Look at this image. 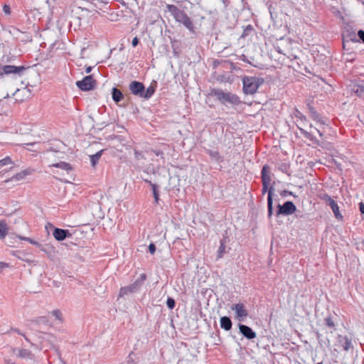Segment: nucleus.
<instances>
[{"label": "nucleus", "mask_w": 364, "mask_h": 364, "mask_svg": "<svg viewBox=\"0 0 364 364\" xmlns=\"http://www.w3.org/2000/svg\"><path fill=\"white\" fill-rule=\"evenodd\" d=\"M165 11H168L175 21L184 26L191 33H195L193 22L188 14L173 4H166Z\"/></svg>", "instance_id": "obj_1"}, {"label": "nucleus", "mask_w": 364, "mask_h": 364, "mask_svg": "<svg viewBox=\"0 0 364 364\" xmlns=\"http://www.w3.org/2000/svg\"><path fill=\"white\" fill-rule=\"evenodd\" d=\"M210 95L216 97L217 100L223 105H238L240 103L237 95L231 92H225L220 89L211 90Z\"/></svg>", "instance_id": "obj_2"}, {"label": "nucleus", "mask_w": 364, "mask_h": 364, "mask_svg": "<svg viewBox=\"0 0 364 364\" xmlns=\"http://www.w3.org/2000/svg\"><path fill=\"white\" fill-rule=\"evenodd\" d=\"M146 279V275L144 273L141 274L139 277H138L132 284L123 287L119 289V297H124L131 294L138 292L144 284Z\"/></svg>", "instance_id": "obj_3"}, {"label": "nucleus", "mask_w": 364, "mask_h": 364, "mask_svg": "<svg viewBox=\"0 0 364 364\" xmlns=\"http://www.w3.org/2000/svg\"><path fill=\"white\" fill-rule=\"evenodd\" d=\"M318 198L322 200L326 205L331 207L335 218L339 220L342 221L343 219V216L340 213L339 207L337 203L327 193H321L318 195Z\"/></svg>", "instance_id": "obj_4"}, {"label": "nucleus", "mask_w": 364, "mask_h": 364, "mask_svg": "<svg viewBox=\"0 0 364 364\" xmlns=\"http://www.w3.org/2000/svg\"><path fill=\"white\" fill-rule=\"evenodd\" d=\"M242 82L243 91L245 94H254L259 87L258 80L256 77H245Z\"/></svg>", "instance_id": "obj_5"}, {"label": "nucleus", "mask_w": 364, "mask_h": 364, "mask_svg": "<svg viewBox=\"0 0 364 364\" xmlns=\"http://www.w3.org/2000/svg\"><path fill=\"white\" fill-rule=\"evenodd\" d=\"M261 178H262V194H264L267 191L269 192L270 186V182L272 181L271 176H270V168L267 165H264L262 167V172H261Z\"/></svg>", "instance_id": "obj_6"}, {"label": "nucleus", "mask_w": 364, "mask_h": 364, "mask_svg": "<svg viewBox=\"0 0 364 364\" xmlns=\"http://www.w3.org/2000/svg\"><path fill=\"white\" fill-rule=\"evenodd\" d=\"M96 80L93 79L92 75L85 77L82 80L76 82L77 87L82 91H89L95 88Z\"/></svg>", "instance_id": "obj_7"}, {"label": "nucleus", "mask_w": 364, "mask_h": 364, "mask_svg": "<svg viewBox=\"0 0 364 364\" xmlns=\"http://www.w3.org/2000/svg\"><path fill=\"white\" fill-rule=\"evenodd\" d=\"M277 215H289L296 211V207L292 201H286L283 205L278 204Z\"/></svg>", "instance_id": "obj_8"}, {"label": "nucleus", "mask_w": 364, "mask_h": 364, "mask_svg": "<svg viewBox=\"0 0 364 364\" xmlns=\"http://www.w3.org/2000/svg\"><path fill=\"white\" fill-rule=\"evenodd\" d=\"M27 69L24 66L4 65L2 67L3 73L1 74H14L17 76H21L23 72Z\"/></svg>", "instance_id": "obj_9"}, {"label": "nucleus", "mask_w": 364, "mask_h": 364, "mask_svg": "<svg viewBox=\"0 0 364 364\" xmlns=\"http://www.w3.org/2000/svg\"><path fill=\"white\" fill-rule=\"evenodd\" d=\"M231 309L235 311L236 317L239 321H243L248 315L247 311L242 303L234 304Z\"/></svg>", "instance_id": "obj_10"}, {"label": "nucleus", "mask_w": 364, "mask_h": 364, "mask_svg": "<svg viewBox=\"0 0 364 364\" xmlns=\"http://www.w3.org/2000/svg\"><path fill=\"white\" fill-rule=\"evenodd\" d=\"M129 89L132 94L141 97L142 92L144 90V85L142 82L138 81H132L129 85Z\"/></svg>", "instance_id": "obj_11"}, {"label": "nucleus", "mask_w": 364, "mask_h": 364, "mask_svg": "<svg viewBox=\"0 0 364 364\" xmlns=\"http://www.w3.org/2000/svg\"><path fill=\"white\" fill-rule=\"evenodd\" d=\"M310 117L319 125V128H315V129L318 132L319 136L322 137L323 136V131L321 129L326 125L325 121L323 120V119L321 117L320 114L317 112H313Z\"/></svg>", "instance_id": "obj_12"}, {"label": "nucleus", "mask_w": 364, "mask_h": 364, "mask_svg": "<svg viewBox=\"0 0 364 364\" xmlns=\"http://www.w3.org/2000/svg\"><path fill=\"white\" fill-rule=\"evenodd\" d=\"M240 332L244 337L247 339H253L256 338V333L248 326L239 324Z\"/></svg>", "instance_id": "obj_13"}, {"label": "nucleus", "mask_w": 364, "mask_h": 364, "mask_svg": "<svg viewBox=\"0 0 364 364\" xmlns=\"http://www.w3.org/2000/svg\"><path fill=\"white\" fill-rule=\"evenodd\" d=\"M53 237L58 241H63L67 237L70 235L69 231L68 230L60 229V228H55L53 232Z\"/></svg>", "instance_id": "obj_14"}, {"label": "nucleus", "mask_w": 364, "mask_h": 364, "mask_svg": "<svg viewBox=\"0 0 364 364\" xmlns=\"http://www.w3.org/2000/svg\"><path fill=\"white\" fill-rule=\"evenodd\" d=\"M33 170L31 168H26L14 176L11 177V181H21L25 178L27 176L31 175L33 173Z\"/></svg>", "instance_id": "obj_15"}, {"label": "nucleus", "mask_w": 364, "mask_h": 364, "mask_svg": "<svg viewBox=\"0 0 364 364\" xmlns=\"http://www.w3.org/2000/svg\"><path fill=\"white\" fill-rule=\"evenodd\" d=\"M274 188L270 187L269 191V194L267 197V213L268 217L270 218L273 214V200H272V194H273Z\"/></svg>", "instance_id": "obj_16"}, {"label": "nucleus", "mask_w": 364, "mask_h": 364, "mask_svg": "<svg viewBox=\"0 0 364 364\" xmlns=\"http://www.w3.org/2000/svg\"><path fill=\"white\" fill-rule=\"evenodd\" d=\"M232 323L231 319L228 316L220 318V326L225 331H230L232 328Z\"/></svg>", "instance_id": "obj_17"}, {"label": "nucleus", "mask_w": 364, "mask_h": 364, "mask_svg": "<svg viewBox=\"0 0 364 364\" xmlns=\"http://www.w3.org/2000/svg\"><path fill=\"white\" fill-rule=\"evenodd\" d=\"M112 100L116 102H119L124 98V95L120 90L117 87H113L112 90Z\"/></svg>", "instance_id": "obj_18"}, {"label": "nucleus", "mask_w": 364, "mask_h": 364, "mask_svg": "<svg viewBox=\"0 0 364 364\" xmlns=\"http://www.w3.org/2000/svg\"><path fill=\"white\" fill-rule=\"evenodd\" d=\"M206 153L210 156V159L216 162L223 161V156L218 151L207 149Z\"/></svg>", "instance_id": "obj_19"}, {"label": "nucleus", "mask_w": 364, "mask_h": 364, "mask_svg": "<svg viewBox=\"0 0 364 364\" xmlns=\"http://www.w3.org/2000/svg\"><path fill=\"white\" fill-rule=\"evenodd\" d=\"M13 255L16 257L18 259L24 261L27 263H32L33 262V260L28 258V254L23 252L17 251L16 252H14Z\"/></svg>", "instance_id": "obj_20"}, {"label": "nucleus", "mask_w": 364, "mask_h": 364, "mask_svg": "<svg viewBox=\"0 0 364 364\" xmlns=\"http://www.w3.org/2000/svg\"><path fill=\"white\" fill-rule=\"evenodd\" d=\"M352 91L358 97L364 95V85L354 84L352 85Z\"/></svg>", "instance_id": "obj_21"}, {"label": "nucleus", "mask_w": 364, "mask_h": 364, "mask_svg": "<svg viewBox=\"0 0 364 364\" xmlns=\"http://www.w3.org/2000/svg\"><path fill=\"white\" fill-rule=\"evenodd\" d=\"M51 166L61 168L63 170H65L68 172L72 170V166L70 164L65 162V161H60L56 164H53L51 165Z\"/></svg>", "instance_id": "obj_22"}, {"label": "nucleus", "mask_w": 364, "mask_h": 364, "mask_svg": "<svg viewBox=\"0 0 364 364\" xmlns=\"http://www.w3.org/2000/svg\"><path fill=\"white\" fill-rule=\"evenodd\" d=\"M18 356L23 358H28L33 360L34 358V355L31 353V351L21 348L18 350Z\"/></svg>", "instance_id": "obj_23"}, {"label": "nucleus", "mask_w": 364, "mask_h": 364, "mask_svg": "<svg viewBox=\"0 0 364 364\" xmlns=\"http://www.w3.org/2000/svg\"><path fill=\"white\" fill-rule=\"evenodd\" d=\"M340 342L342 343V346L346 351L353 348L351 339L348 336L343 337Z\"/></svg>", "instance_id": "obj_24"}, {"label": "nucleus", "mask_w": 364, "mask_h": 364, "mask_svg": "<svg viewBox=\"0 0 364 364\" xmlns=\"http://www.w3.org/2000/svg\"><path fill=\"white\" fill-rule=\"evenodd\" d=\"M155 88L153 86H149L146 90H144L141 97L144 99H149L154 94Z\"/></svg>", "instance_id": "obj_25"}, {"label": "nucleus", "mask_w": 364, "mask_h": 364, "mask_svg": "<svg viewBox=\"0 0 364 364\" xmlns=\"http://www.w3.org/2000/svg\"><path fill=\"white\" fill-rule=\"evenodd\" d=\"M8 232V228L4 221H0V239H4Z\"/></svg>", "instance_id": "obj_26"}, {"label": "nucleus", "mask_w": 364, "mask_h": 364, "mask_svg": "<svg viewBox=\"0 0 364 364\" xmlns=\"http://www.w3.org/2000/svg\"><path fill=\"white\" fill-rule=\"evenodd\" d=\"M225 241L224 240H220V247L218 250V259H220L223 257L225 250Z\"/></svg>", "instance_id": "obj_27"}, {"label": "nucleus", "mask_w": 364, "mask_h": 364, "mask_svg": "<svg viewBox=\"0 0 364 364\" xmlns=\"http://www.w3.org/2000/svg\"><path fill=\"white\" fill-rule=\"evenodd\" d=\"M103 150H101L98 152H97L95 154H93L90 156V161L92 166H95L96 164L98 162L99 159H100L102 156Z\"/></svg>", "instance_id": "obj_28"}, {"label": "nucleus", "mask_w": 364, "mask_h": 364, "mask_svg": "<svg viewBox=\"0 0 364 364\" xmlns=\"http://www.w3.org/2000/svg\"><path fill=\"white\" fill-rule=\"evenodd\" d=\"M151 188L153 196L154 198V203L156 204H158L159 200V191L158 190V186L155 184V185H151Z\"/></svg>", "instance_id": "obj_29"}, {"label": "nucleus", "mask_w": 364, "mask_h": 364, "mask_svg": "<svg viewBox=\"0 0 364 364\" xmlns=\"http://www.w3.org/2000/svg\"><path fill=\"white\" fill-rule=\"evenodd\" d=\"M51 315L55 318L56 320L59 321L60 323H63V314L62 312L58 310L55 309L50 312Z\"/></svg>", "instance_id": "obj_30"}, {"label": "nucleus", "mask_w": 364, "mask_h": 364, "mask_svg": "<svg viewBox=\"0 0 364 364\" xmlns=\"http://www.w3.org/2000/svg\"><path fill=\"white\" fill-rule=\"evenodd\" d=\"M32 322L35 323L37 325H47L48 323V319L46 316H39L37 317L35 320H33Z\"/></svg>", "instance_id": "obj_31"}, {"label": "nucleus", "mask_w": 364, "mask_h": 364, "mask_svg": "<svg viewBox=\"0 0 364 364\" xmlns=\"http://www.w3.org/2000/svg\"><path fill=\"white\" fill-rule=\"evenodd\" d=\"M301 134H303V135L307 138L308 139L314 141V143L318 144V142L317 141V140L315 139V137L313 136V134L310 132H308L302 129H299Z\"/></svg>", "instance_id": "obj_32"}, {"label": "nucleus", "mask_w": 364, "mask_h": 364, "mask_svg": "<svg viewBox=\"0 0 364 364\" xmlns=\"http://www.w3.org/2000/svg\"><path fill=\"white\" fill-rule=\"evenodd\" d=\"M253 31V27L251 25L247 26L242 32V34L241 36L242 38H245L247 36L250 35V33Z\"/></svg>", "instance_id": "obj_33"}, {"label": "nucleus", "mask_w": 364, "mask_h": 364, "mask_svg": "<svg viewBox=\"0 0 364 364\" xmlns=\"http://www.w3.org/2000/svg\"><path fill=\"white\" fill-rule=\"evenodd\" d=\"M12 160L9 156H6L3 159L0 160V168L3 167L4 166L11 164Z\"/></svg>", "instance_id": "obj_34"}, {"label": "nucleus", "mask_w": 364, "mask_h": 364, "mask_svg": "<svg viewBox=\"0 0 364 364\" xmlns=\"http://www.w3.org/2000/svg\"><path fill=\"white\" fill-rule=\"evenodd\" d=\"M166 306L169 309H173L176 306L175 300L171 297H168L166 301Z\"/></svg>", "instance_id": "obj_35"}, {"label": "nucleus", "mask_w": 364, "mask_h": 364, "mask_svg": "<svg viewBox=\"0 0 364 364\" xmlns=\"http://www.w3.org/2000/svg\"><path fill=\"white\" fill-rule=\"evenodd\" d=\"M293 114L295 117L299 119L301 121H305L306 119V117L297 109H295Z\"/></svg>", "instance_id": "obj_36"}, {"label": "nucleus", "mask_w": 364, "mask_h": 364, "mask_svg": "<svg viewBox=\"0 0 364 364\" xmlns=\"http://www.w3.org/2000/svg\"><path fill=\"white\" fill-rule=\"evenodd\" d=\"M278 168L282 172L287 173L289 170V165L286 163H282L279 164Z\"/></svg>", "instance_id": "obj_37"}, {"label": "nucleus", "mask_w": 364, "mask_h": 364, "mask_svg": "<svg viewBox=\"0 0 364 364\" xmlns=\"http://www.w3.org/2000/svg\"><path fill=\"white\" fill-rule=\"evenodd\" d=\"M18 237L20 240L27 241L32 245H36L38 247L41 245L38 242L33 240V239H31L30 237H23V236H19Z\"/></svg>", "instance_id": "obj_38"}, {"label": "nucleus", "mask_w": 364, "mask_h": 364, "mask_svg": "<svg viewBox=\"0 0 364 364\" xmlns=\"http://www.w3.org/2000/svg\"><path fill=\"white\" fill-rule=\"evenodd\" d=\"M324 321H325V323L327 326H328L330 328L335 327V323L331 316L326 317Z\"/></svg>", "instance_id": "obj_39"}, {"label": "nucleus", "mask_w": 364, "mask_h": 364, "mask_svg": "<svg viewBox=\"0 0 364 364\" xmlns=\"http://www.w3.org/2000/svg\"><path fill=\"white\" fill-rule=\"evenodd\" d=\"M10 331H13V332H15L22 336L24 337V338L26 339V341L28 342H30V340L25 336V334L23 333H22L18 328H10Z\"/></svg>", "instance_id": "obj_40"}, {"label": "nucleus", "mask_w": 364, "mask_h": 364, "mask_svg": "<svg viewBox=\"0 0 364 364\" xmlns=\"http://www.w3.org/2000/svg\"><path fill=\"white\" fill-rule=\"evenodd\" d=\"M134 157H135L136 160H138V161L145 159L144 154L141 152L138 151L136 150L134 151Z\"/></svg>", "instance_id": "obj_41"}, {"label": "nucleus", "mask_w": 364, "mask_h": 364, "mask_svg": "<svg viewBox=\"0 0 364 364\" xmlns=\"http://www.w3.org/2000/svg\"><path fill=\"white\" fill-rule=\"evenodd\" d=\"M358 36L360 40L364 43V31L359 30L358 32Z\"/></svg>", "instance_id": "obj_42"}, {"label": "nucleus", "mask_w": 364, "mask_h": 364, "mask_svg": "<svg viewBox=\"0 0 364 364\" xmlns=\"http://www.w3.org/2000/svg\"><path fill=\"white\" fill-rule=\"evenodd\" d=\"M149 252L153 255L156 252V246H155V245L153 244V243H151L149 245Z\"/></svg>", "instance_id": "obj_43"}, {"label": "nucleus", "mask_w": 364, "mask_h": 364, "mask_svg": "<svg viewBox=\"0 0 364 364\" xmlns=\"http://www.w3.org/2000/svg\"><path fill=\"white\" fill-rule=\"evenodd\" d=\"M3 11L6 14H11V9L9 6L5 4L3 7Z\"/></svg>", "instance_id": "obj_44"}, {"label": "nucleus", "mask_w": 364, "mask_h": 364, "mask_svg": "<svg viewBox=\"0 0 364 364\" xmlns=\"http://www.w3.org/2000/svg\"><path fill=\"white\" fill-rule=\"evenodd\" d=\"M133 354V352H132L131 353H129V356H128V360H127V364H136L135 361L134 359L132 358V355Z\"/></svg>", "instance_id": "obj_45"}, {"label": "nucleus", "mask_w": 364, "mask_h": 364, "mask_svg": "<svg viewBox=\"0 0 364 364\" xmlns=\"http://www.w3.org/2000/svg\"><path fill=\"white\" fill-rule=\"evenodd\" d=\"M139 43V39L137 37H134L133 39H132V46L133 47H136Z\"/></svg>", "instance_id": "obj_46"}, {"label": "nucleus", "mask_w": 364, "mask_h": 364, "mask_svg": "<svg viewBox=\"0 0 364 364\" xmlns=\"http://www.w3.org/2000/svg\"><path fill=\"white\" fill-rule=\"evenodd\" d=\"M359 210L362 214H364V203L360 202L359 204Z\"/></svg>", "instance_id": "obj_47"}, {"label": "nucleus", "mask_w": 364, "mask_h": 364, "mask_svg": "<svg viewBox=\"0 0 364 364\" xmlns=\"http://www.w3.org/2000/svg\"><path fill=\"white\" fill-rule=\"evenodd\" d=\"M154 153L156 155V156H160L163 158V155H164V153L163 151H160V150H154Z\"/></svg>", "instance_id": "obj_48"}, {"label": "nucleus", "mask_w": 364, "mask_h": 364, "mask_svg": "<svg viewBox=\"0 0 364 364\" xmlns=\"http://www.w3.org/2000/svg\"><path fill=\"white\" fill-rule=\"evenodd\" d=\"M56 352H57V354L59 357V358L60 359V360L63 362V364H65V361H63L61 358V353H60V351L59 350L58 348H56Z\"/></svg>", "instance_id": "obj_49"}, {"label": "nucleus", "mask_w": 364, "mask_h": 364, "mask_svg": "<svg viewBox=\"0 0 364 364\" xmlns=\"http://www.w3.org/2000/svg\"><path fill=\"white\" fill-rule=\"evenodd\" d=\"M144 181L146 183H148L151 187V185H155L154 183H153L151 181L146 179V178H144Z\"/></svg>", "instance_id": "obj_50"}, {"label": "nucleus", "mask_w": 364, "mask_h": 364, "mask_svg": "<svg viewBox=\"0 0 364 364\" xmlns=\"http://www.w3.org/2000/svg\"><path fill=\"white\" fill-rule=\"evenodd\" d=\"M92 68L91 66H88L85 68L86 73H90L92 70Z\"/></svg>", "instance_id": "obj_51"}, {"label": "nucleus", "mask_w": 364, "mask_h": 364, "mask_svg": "<svg viewBox=\"0 0 364 364\" xmlns=\"http://www.w3.org/2000/svg\"><path fill=\"white\" fill-rule=\"evenodd\" d=\"M309 112H310V115L313 113V112H316L315 110V109L313 107H311V106H309Z\"/></svg>", "instance_id": "obj_52"}, {"label": "nucleus", "mask_w": 364, "mask_h": 364, "mask_svg": "<svg viewBox=\"0 0 364 364\" xmlns=\"http://www.w3.org/2000/svg\"><path fill=\"white\" fill-rule=\"evenodd\" d=\"M301 213V211H299L296 214V218H302V215L301 214H299Z\"/></svg>", "instance_id": "obj_53"}, {"label": "nucleus", "mask_w": 364, "mask_h": 364, "mask_svg": "<svg viewBox=\"0 0 364 364\" xmlns=\"http://www.w3.org/2000/svg\"><path fill=\"white\" fill-rule=\"evenodd\" d=\"M134 1H135L136 3H137V0H133Z\"/></svg>", "instance_id": "obj_54"}, {"label": "nucleus", "mask_w": 364, "mask_h": 364, "mask_svg": "<svg viewBox=\"0 0 364 364\" xmlns=\"http://www.w3.org/2000/svg\"><path fill=\"white\" fill-rule=\"evenodd\" d=\"M317 364H323V363H322V362H321V363H318Z\"/></svg>", "instance_id": "obj_55"}]
</instances>
